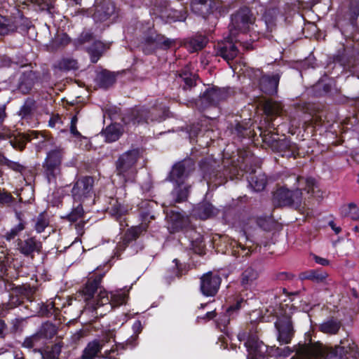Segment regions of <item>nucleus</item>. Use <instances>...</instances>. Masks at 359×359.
Masks as SVG:
<instances>
[{
	"instance_id": "obj_46",
	"label": "nucleus",
	"mask_w": 359,
	"mask_h": 359,
	"mask_svg": "<svg viewBox=\"0 0 359 359\" xmlns=\"http://www.w3.org/2000/svg\"><path fill=\"white\" fill-rule=\"evenodd\" d=\"M244 302H245L243 299H241L240 301H238L235 305L229 307V309L226 310L227 315L224 316L223 318H221L219 319V323H221L224 326L228 325L230 321V319L228 317V316H229L231 312H232L233 311L238 310L241 307V304Z\"/></svg>"
},
{
	"instance_id": "obj_51",
	"label": "nucleus",
	"mask_w": 359,
	"mask_h": 359,
	"mask_svg": "<svg viewBox=\"0 0 359 359\" xmlns=\"http://www.w3.org/2000/svg\"><path fill=\"white\" fill-rule=\"evenodd\" d=\"M3 164L6 165L8 168L12 169L14 171L22 172L24 169V166L20 165L18 162L12 161L5 157L1 160Z\"/></svg>"
},
{
	"instance_id": "obj_56",
	"label": "nucleus",
	"mask_w": 359,
	"mask_h": 359,
	"mask_svg": "<svg viewBox=\"0 0 359 359\" xmlns=\"http://www.w3.org/2000/svg\"><path fill=\"white\" fill-rule=\"evenodd\" d=\"M132 328L134 334H135V338H137L138 334L142 331L143 327L140 320H135Z\"/></svg>"
},
{
	"instance_id": "obj_36",
	"label": "nucleus",
	"mask_w": 359,
	"mask_h": 359,
	"mask_svg": "<svg viewBox=\"0 0 359 359\" xmlns=\"http://www.w3.org/2000/svg\"><path fill=\"white\" fill-rule=\"evenodd\" d=\"M99 84L101 87L107 88L115 82V76L108 72L102 71L97 77Z\"/></svg>"
},
{
	"instance_id": "obj_29",
	"label": "nucleus",
	"mask_w": 359,
	"mask_h": 359,
	"mask_svg": "<svg viewBox=\"0 0 359 359\" xmlns=\"http://www.w3.org/2000/svg\"><path fill=\"white\" fill-rule=\"evenodd\" d=\"M264 110L267 116H280L283 112L280 102L268 100L264 104Z\"/></svg>"
},
{
	"instance_id": "obj_40",
	"label": "nucleus",
	"mask_w": 359,
	"mask_h": 359,
	"mask_svg": "<svg viewBox=\"0 0 359 359\" xmlns=\"http://www.w3.org/2000/svg\"><path fill=\"white\" fill-rule=\"evenodd\" d=\"M38 333L41 338L51 339L57 334V328L53 324L46 323Z\"/></svg>"
},
{
	"instance_id": "obj_4",
	"label": "nucleus",
	"mask_w": 359,
	"mask_h": 359,
	"mask_svg": "<svg viewBox=\"0 0 359 359\" xmlns=\"http://www.w3.org/2000/svg\"><path fill=\"white\" fill-rule=\"evenodd\" d=\"M238 338L239 341H245V346L248 352V359H258L265 353L266 348L256 334L242 331L238 334Z\"/></svg>"
},
{
	"instance_id": "obj_13",
	"label": "nucleus",
	"mask_w": 359,
	"mask_h": 359,
	"mask_svg": "<svg viewBox=\"0 0 359 359\" xmlns=\"http://www.w3.org/2000/svg\"><path fill=\"white\" fill-rule=\"evenodd\" d=\"M194 169V163L191 160L180 162L173 166L170 173V179L178 184H182Z\"/></svg>"
},
{
	"instance_id": "obj_39",
	"label": "nucleus",
	"mask_w": 359,
	"mask_h": 359,
	"mask_svg": "<svg viewBox=\"0 0 359 359\" xmlns=\"http://www.w3.org/2000/svg\"><path fill=\"white\" fill-rule=\"evenodd\" d=\"M146 225L142 224L140 226H134L128 230L125 235V241L127 242L132 241L137 239L144 231H146Z\"/></svg>"
},
{
	"instance_id": "obj_57",
	"label": "nucleus",
	"mask_w": 359,
	"mask_h": 359,
	"mask_svg": "<svg viewBox=\"0 0 359 359\" xmlns=\"http://www.w3.org/2000/svg\"><path fill=\"white\" fill-rule=\"evenodd\" d=\"M123 348V346L122 344H116V349L114 348H112L110 351H106L104 352V357L107 358L109 359H116L114 356H112L111 354L112 353H114L116 350H118V348Z\"/></svg>"
},
{
	"instance_id": "obj_41",
	"label": "nucleus",
	"mask_w": 359,
	"mask_h": 359,
	"mask_svg": "<svg viewBox=\"0 0 359 359\" xmlns=\"http://www.w3.org/2000/svg\"><path fill=\"white\" fill-rule=\"evenodd\" d=\"M15 31V25L12 24L11 18L0 15V34L5 35Z\"/></svg>"
},
{
	"instance_id": "obj_64",
	"label": "nucleus",
	"mask_w": 359,
	"mask_h": 359,
	"mask_svg": "<svg viewBox=\"0 0 359 359\" xmlns=\"http://www.w3.org/2000/svg\"><path fill=\"white\" fill-rule=\"evenodd\" d=\"M329 224L336 233H339L341 231L340 227H337L333 222H330Z\"/></svg>"
},
{
	"instance_id": "obj_38",
	"label": "nucleus",
	"mask_w": 359,
	"mask_h": 359,
	"mask_svg": "<svg viewBox=\"0 0 359 359\" xmlns=\"http://www.w3.org/2000/svg\"><path fill=\"white\" fill-rule=\"evenodd\" d=\"M230 246L231 248V254L236 257H238L240 256L245 257L250 254V249L244 247L234 240L231 241Z\"/></svg>"
},
{
	"instance_id": "obj_15",
	"label": "nucleus",
	"mask_w": 359,
	"mask_h": 359,
	"mask_svg": "<svg viewBox=\"0 0 359 359\" xmlns=\"http://www.w3.org/2000/svg\"><path fill=\"white\" fill-rule=\"evenodd\" d=\"M115 6L111 0H103L95 6L94 20L104 22L114 13Z\"/></svg>"
},
{
	"instance_id": "obj_47",
	"label": "nucleus",
	"mask_w": 359,
	"mask_h": 359,
	"mask_svg": "<svg viewBox=\"0 0 359 359\" xmlns=\"http://www.w3.org/2000/svg\"><path fill=\"white\" fill-rule=\"evenodd\" d=\"M25 229V225L22 222H20L17 226L11 229L9 231L6 232L4 238L6 241H11Z\"/></svg>"
},
{
	"instance_id": "obj_1",
	"label": "nucleus",
	"mask_w": 359,
	"mask_h": 359,
	"mask_svg": "<svg viewBox=\"0 0 359 359\" xmlns=\"http://www.w3.org/2000/svg\"><path fill=\"white\" fill-rule=\"evenodd\" d=\"M102 275L97 276L93 280L89 279L82 290L88 309L95 312V317L104 316L114 306L126 303L128 294L118 291L111 294L109 299L107 291L100 286Z\"/></svg>"
},
{
	"instance_id": "obj_42",
	"label": "nucleus",
	"mask_w": 359,
	"mask_h": 359,
	"mask_svg": "<svg viewBox=\"0 0 359 359\" xmlns=\"http://www.w3.org/2000/svg\"><path fill=\"white\" fill-rule=\"evenodd\" d=\"M179 79L184 82V89L191 88L195 85L196 76L191 73L189 70L185 69L179 74Z\"/></svg>"
},
{
	"instance_id": "obj_6",
	"label": "nucleus",
	"mask_w": 359,
	"mask_h": 359,
	"mask_svg": "<svg viewBox=\"0 0 359 359\" xmlns=\"http://www.w3.org/2000/svg\"><path fill=\"white\" fill-rule=\"evenodd\" d=\"M302 193L299 189L290 191L287 188L280 187L274 193V199L279 205H292L300 208L302 203Z\"/></svg>"
},
{
	"instance_id": "obj_25",
	"label": "nucleus",
	"mask_w": 359,
	"mask_h": 359,
	"mask_svg": "<svg viewBox=\"0 0 359 359\" xmlns=\"http://www.w3.org/2000/svg\"><path fill=\"white\" fill-rule=\"evenodd\" d=\"M170 228L173 231H177L182 229L187 224V219L180 212L171 211L167 215Z\"/></svg>"
},
{
	"instance_id": "obj_11",
	"label": "nucleus",
	"mask_w": 359,
	"mask_h": 359,
	"mask_svg": "<svg viewBox=\"0 0 359 359\" xmlns=\"http://www.w3.org/2000/svg\"><path fill=\"white\" fill-rule=\"evenodd\" d=\"M322 353V346L319 343L299 344L296 347V354L291 359H318Z\"/></svg>"
},
{
	"instance_id": "obj_2",
	"label": "nucleus",
	"mask_w": 359,
	"mask_h": 359,
	"mask_svg": "<svg viewBox=\"0 0 359 359\" xmlns=\"http://www.w3.org/2000/svg\"><path fill=\"white\" fill-rule=\"evenodd\" d=\"M140 158L138 149L129 150L121 154L116 162V173L123 184L135 181L136 163Z\"/></svg>"
},
{
	"instance_id": "obj_12",
	"label": "nucleus",
	"mask_w": 359,
	"mask_h": 359,
	"mask_svg": "<svg viewBox=\"0 0 359 359\" xmlns=\"http://www.w3.org/2000/svg\"><path fill=\"white\" fill-rule=\"evenodd\" d=\"M254 18L248 8H243L232 16L231 25L235 29L246 32L254 23Z\"/></svg>"
},
{
	"instance_id": "obj_61",
	"label": "nucleus",
	"mask_w": 359,
	"mask_h": 359,
	"mask_svg": "<svg viewBox=\"0 0 359 359\" xmlns=\"http://www.w3.org/2000/svg\"><path fill=\"white\" fill-rule=\"evenodd\" d=\"M114 337V332L111 331H109L108 332H107L105 334V336L102 341L104 342H109L110 341V339H113Z\"/></svg>"
},
{
	"instance_id": "obj_50",
	"label": "nucleus",
	"mask_w": 359,
	"mask_h": 359,
	"mask_svg": "<svg viewBox=\"0 0 359 359\" xmlns=\"http://www.w3.org/2000/svg\"><path fill=\"white\" fill-rule=\"evenodd\" d=\"M41 339V337H40V335L39 334V333L37 334H33L29 337H27L22 345L24 347H26V348H32L34 346H35L39 341Z\"/></svg>"
},
{
	"instance_id": "obj_14",
	"label": "nucleus",
	"mask_w": 359,
	"mask_h": 359,
	"mask_svg": "<svg viewBox=\"0 0 359 359\" xmlns=\"http://www.w3.org/2000/svg\"><path fill=\"white\" fill-rule=\"evenodd\" d=\"M221 4L219 0H192V11L203 17L212 13L214 10H217Z\"/></svg>"
},
{
	"instance_id": "obj_8",
	"label": "nucleus",
	"mask_w": 359,
	"mask_h": 359,
	"mask_svg": "<svg viewBox=\"0 0 359 359\" xmlns=\"http://www.w3.org/2000/svg\"><path fill=\"white\" fill-rule=\"evenodd\" d=\"M94 180L91 177H83L77 180L72 190V195L74 201H83L91 197Z\"/></svg>"
},
{
	"instance_id": "obj_17",
	"label": "nucleus",
	"mask_w": 359,
	"mask_h": 359,
	"mask_svg": "<svg viewBox=\"0 0 359 359\" xmlns=\"http://www.w3.org/2000/svg\"><path fill=\"white\" fill-rule=\"evenodd\" d=\"M19 251L25 256H29L33 252H39L41 249V243L34 238H28L24 241L18 240Z\"/></svg>"
},
{
	"instance_id": "obj_3",
	"label": "nucleus",
	"mask_w": 359,
	"mask_h": 359,
	"mask_svg": "<svg viewBox=\"0 0 359 359\" xmlns=\"http://www.w3.org/2000/svg\"><path fill=\"white\" fill-rule=\"evenodd\" d=\"M286 309L281 308V311L276 314L277 320L275 323V327L278 331V341L281 344H287L290 343L294 334V330L293 328L291 317L287 309V305H285Z\"/></svg>"
},
{
	"instance_id": "obj_49",
	"label": "nucleus",
	"mask_w": 359,
	"mask_h": 359,
	"mask_svg": "<svg viewBox=\"0 0 359 359\" xmlns=\"http://www.w3.org/2000/svg\"><path fill=\"white\" fill-rule=\"evenodd\" d=\"M83 215V210L81 205H79L74 208L67 216V218L71 222H76L81 219Z\"/></svg>"
},
{
	"instance_id": "obj_54",
	"label": "nucleus",
	"mask_w": 359,
	"mask_h": 359,
	"mask_svg": "<svg viewBox=\"0 0 359 359\" xmlns=\"http://www.w3.org/2000/svg\"><path fill=\"white\" fill-rule=\"evenodd\" d=\"M69 38L65 34L57 35L53 40V46H59L60 45L64 46L69 43Z\"/></svg>"
},
{
	"instance_id": "obj_22",
	"label": "nucleus",
	"mask_w": 359,
	"mask_h": 359,
	"mask_svg": "<svg viewBox=\"0 0 359 359\" xmlns=\"http://www.w3.org/2000/svg\"><path fill=\"white\" fill-rule=\"evenodd\" d=\"M249 184L256 191L264 190L267 183V178L262 171H255L248 178Z\"/></svg>"
},
{
	"instance_id": "obj_34",
	"label": "nucleus",
	"mask_w": 359,
	"mask_h": 359,
	"mask_svg": "<svg viewBox=\"0 0 359 359\" xmlns=\"http://www.w3.org/2000/svg\"><path fill=\"white\" fill-rule=\"evenodd\" d=\"M327 276V273L322 270H311L302 274V278L311 280L316 283L323 282Z\"/></svg>"
},
{
	"instance_id": "obj_58",
	"label": "nucleus",
	"mask_w": 359,
	"mask_h": 359,
	"mask_svg": "<svg viewBox=\"0 0 359 359\" xmlns=\"http://www.w3.org/2000/svg\"><path fill=\"white\" fill-rule=\"evenodd\" d=\"M313 258L317 264L322 266H327L329 264V261L325 258L318 257L316 255H313Z\"/></svg>"
},
{
	"instance_id": "obj_48",
	"label": "nucleus",
	"mask_w": 359,
	"mask_h": 359,
	"mask_svg": "<svg viewBox=\"0 0 359 359\" xmlns=\"http://www.w3.org/2000/svg\"><path fill=\"white\" fill-rule=\"evenodd\" d=\"M26 1H30L31 3L35 4L39 6L41 10H46L50 12V9L53 7V4L55 0H25Z\"/></svg>"
},
{
	"instance_id": "obj_5",
	"label": "nucleus",
	"mask_w": 359,
	"mask_h": 359,
	"mask_svg": "<svg viewBox=\"0 0 359 359\" xmlns=\"http://www.w3.org/2000/svg\"><path fill=\"white\" fill-rule=\"evenodd\" d=\"M62 156L63 151L60 148L53 149L47 154L43 167L49 182L60 173Z\"/></svg>"
},
{
	"instance_id": "obj_9",
	"label": "nucleus",
	"mask_w": 359,
	"mask_h": 359,
	"mask_svg": "<svg viewBox=\"0 0 359 359\" xmlns=\"http://www.w3.org/2000/svg\"><path fill=\"white\" fill-rule=\"evenodd\" d=\"M229 96L226 90L212 88L206 90L203 96L197 101L196 104L200 108H204L210 104L215 105L219 102L226 100Z\"/></svg>"
},
{
	"instance_id": "obj_44",
	"label": "nucleus",
	"mask_w": 359,
	"mask_h": 359,
	"mask_svg": "<svg viewBox=\"0 0 359 359\" xmlns=\"http://www.w3.org/2000/svg\"><path fill=\"white\" fill-rule=\"evenodd\" d=\"M49 224L48 216L45 213L40 214L36 219L35 229L38 233H41Z\"/></svg>"
},
{
	"instance_id": "obj_21",
	"label": "nucleus",
	"mask_w": 359,
	"mask_h": 359,
	"mask_svg": "<svg viewBox=\"0 0 359 359\" xmlns=\"http://www.w3.org/2000/svg\"><path fill=\"white\" fill-rule=\"evenodd\" d=\"M36 79V76L34 72H24L19 79V90L24 94L28 93L33 87Z\"/></svg>"
},
{
	"instance_id": "obj_32",
	"label": "nucleus",
	"mask_w": 359,
	"mask_h": 359,
	"mask_svg": "<svg viewBox=\"0 0 359 359\" xmlns=\"http://www.w3.org/2000/svg\"><path fill=\"white\" fill-rule=\"evenodd\" d=\"M105 46L104 43L99 41L94 42L92 46L88 48V52L90 54L91 61L93 63L97 62Z\"/></svg>"
},
{
	"instance_id": "obj_59",
	"label": "nucleus",
	"mask_w": 359,
	"mask_h": 359,
	"mask_svg": "<svg viewBox=\"0 0 359 359\" xmlns=\"http://www.w3.org/2000/svg\"><path fill=\"white\" fill-rule=\"evenodd\" d=\"M11 201V196L7 194L0 193V203H8Z\"/></svg>"
},
{
	"instance_id": "obj_18",
	"label": "nucleus",
	"mask_w": 359,
	"mask_h": 359,
	"mask_svg": "<svg viewBox=\"0 0 359 359\" xmlns=\"http://www.w3.org/2000/svg\"><path fill=\"white\" fill-rule=\"evenodd\" d=\"M279 80L278 74L263 76L260 80V88L266 94L273 95L277 93Z\"/></svg>"
},
{
	"instance_id": "obj_63",
	"label": "nucleus",
	"mask_w": 359,
	"mask_h": 359,
	"mask_svg": "<svg viewBox=\"0 0 359 359\" xmlns=\"http://www.w3.org/2000/svg\"><path fill=\"white\" fill-rule=\"evenodd\" d=\"M6 329V324L4 321L0 320V337L4 336V332Z\"/></svg>"
},
{
	"instance_id": "obj_19",
	"label": "nucleus",
	"mask_w": 359,
	"mask_h": 359,
	"mask_svg": "<svg viewBox=\"0 0 359 359\" xmlns=\"http://www.w3.org/2000/svg\"><path fill=\"white\" fill-rule=\"evenodd\" d=\"M54 67L62 72H69L79 69V64L77 59L73 56L67 55L58 60Z\"/></svg>"
},
{
	"instance_id": "obj_16",
	"label": "nucleus",
	"mask_w": 359,
	"mask_h": 359,
	"mask_svg": "<svg viewBox=\"0 0 359 359\" xmlns=\"http://www.w3.org/2000/svg\"><path fill=\"white\" fill-rule=\"evenodd\" d=\"M39 138H41V141L43 142L47 140V136L45 133L33 130L28 133L20 134L18 136L15 137L14 139L11 140L10 142L13 148L22 150L27 142L31 141L32 139Z\"/></svg>"
},
{
	"instance_id": "obj_60",
	"label": "nucleus",
	"mask_w": 359,
	"mask_h": 359,
	"mask_svg": "<svg viewBox=\"0 0 359 359\" xmlns=\"http://www.w3.org/2000/svg\"><path fill=\"white\" fill-rule=\"evenodd\" d=\"M60 119V118L58 116H53L52 117L50 121H49V123H48V125L50 127H55V124L57 121H59Z\"/></svg>"
},
{
	"instance_id": "obj_52",
	"label": "nucleus",
	"mask_w": 359,
	"mask_h": 359,
	"mask_svg": "<svg viewBox=\"0 0 359 359\" xmlns=\"http://www.w3.org/2000/svg\"><path fill=\"white\" fill-rule=\"evenodd\" d=\"M31 292L32 289L29 287L18 286L13 290L11 295L13 296V294H15L27 297ZM12 299H13V297H12Z\"/></svg>"
},
{
	"instance_id": "obj_20",
	"label": "nucleus",
	"mask_w": 359,
	"mask_h": 359,
	"mask_svg": "<svg viewBox=\"0 0 359 359\" xmlns=\"http://www.w3.org/2000/svg\"><path fill=\"white\" fill-rule=\"evenodd\" d=\"M238 53V50L236 46L231 41H228L218 46L217 54L229 63L237 56Z\"/></svg>"
},
{
	"instance_id": "obj_7",
	"label": "nucleus",
	"mask_w": 359,
	"mask_h": 359,
	"mask_svg": "<svg viewBox=\"0 0 359 359\" xmlns=\"http://www.w3.org/2000/svg\"><path fill=\"white\" fill-rule=\"evenodd\" d=\"M156 111V109H152V111H149L145 107H135L130 112L123 118V120L126 123H132L133 125H139L148 123L149 119L151 121L155 120L161 121L162 118L160 115L157 116L155 114Z\"/></svg>"
},
{
	"instance_id": "obj_62",
	"label": "nucleus",
	"mask_w": 359,
	"mask_h": 359,
	"mask_svg": "<svg viewBox=\"0 0 359 359\" xmlns=\"http://www.w3.org/2000/svg\"><path fill=\"white\" fill-rule=\"evenodd\" d=\"M70 131L74 136H80V133L76 129V125H71Z\"/></svg>"
},
{
	"instance_id": "obj_26",
	"label": "nucleus",
	"mask_w": 359,
	"mask_h": 359,
	"mask_svg": "<svg viewBox=\"0 0 359 359\" xmlns=\"http://www.w3.org/2000/svg\"><path fill=\"white\" fill-rule=\"evenodd\" d=\"M278 146L280 151L283 152L282 156L287 158H295L298 154V149L295 144L292 143L287 139H283L278 141Z\"/></svg>"
},
{
	"instance_id": "obj_35",
	"label": "nucleus",
	"mask_w": 359,
	"mask_h": 359,
	"mask_svg": "<svg viewBox=\"0 0 359 359\" xmlns=\"http://www.w3.org/2000/svg\"><path fill=\"white\" fill-rule=\"evenodd\" d=\"M12 24L15 25V30L18 28L22 29H27L29 25V22L27 18H25L21 12L16 9L13 16L11 18Z\"/></svg>"
},
{
	"instance_id": "obj_30",
	"label": "nucleus",
	"mask_w": 359,
	"mask_h": 359,
	"mask_svg": "<svg viewBox=\"0 0 359 359\" xmlns=\"http://www.w3.org/2000/svg\"><path fill=\"white\" fill-rule=\"evenodd\" d=\"M122 132L118 125L111 124L106 128L103 135L108 142L116 141L121 135Z\"/></svg>"
},
{
	"instance_id": "obj_53",
	"label": "nucleus",
	"mask_w": 359,
	"mask_h": 359,
	"mask_svg": "<svg viewBox=\"0 0 359 359\" xmlns=\"http://www.w3.org/2000/svg\"><path fill=\"white\" fill-rule=\"evenodd\" d=\"M62 345L55 344L51 347V350L48 352V358L50 359H57L61 353Z\"/></svg>"
},
{
	"instance_id": "obj_28",
	"label": "nucleus",
	"mask_w": 359,
	"mask_h": 359,
	"mask_svg": "<svg viewBox=\"0 0 359 359\" xmlns=\"http://www.w3.org/2000/svg\"><path fill=\"white\" fill-rule=\"evenodd\" d=\"M341 327L340 321L336 319H330L324 321L320 325V330L328 334H335L338 332Z\"/></svg>"
},
{
	"instance_id": "obj_55",
	"label": "nucleus",
	"mask_w": 359,
	"mask_h": 359,
	"mask_svg": "<svg viewBox=\"0 0 359 359\" xmlns=\"http://www.w3.org/2000/svg\"><path fill=\"white\" fill-rule=\"evenodd\" d=\"M196 243V244H195L194 242H192V243H191L193 250H194V252L196 253L201 254L203 252V246H204L202 244V239L201 238H197Z\"/></svg>"
},
{
	"instance_id": "obj_24",
	"label": "nucleus",
	"mask_w": 359,
	"mask_h": 359,
	"mask_svg": "<svg viewBox=\"0 0 359 359\" xmlns=\"http://www.w3.org/2000/svg\"><path fill=\"white\" fill-rule=\"evenodd\" d=\"M293 180L297 183L296 189H299L300 192L302 190H305L309 194H313L315 188L316 187V182L313 178L311 177H296L294 175L292 177Z\"/></svg>"
},
{
	"instance_id": "obj_10",
	"label": "nucleus",
	"mask_w": 359,
	"mask_h": 359,
	"mask_svg": "<svg viewBox=\"0 0 359 359\" xmlns=\"http://www.w3.org/2000/svg\"><path fill=\"white\" fill-rule=\"evenodd\" d=\"M222 279L212 272L204 274L201 278V291L206 297L215 296L219 288Z\"/></svg>"
},
{
	"instance_id": "obj_23",
	"label": "nucleus",
	"mask_w": 359,
	"mask_h": 359,
	"mask_svg": "<svg viewBox=\"0 0 359 359\" xmlns=\"http://www.w3.org/2000/svg\"><path fill=\"white\" fill-rule=\"evenodd\" d=\"M144 41H145V43L151 46L152 48H168L174 42L173 41H172L169 39H165L163 36L158 35V34H155V36H154L153 34L151 36H149L145 39Z\"/></svg>"
},
{
	"instance_id": "obj_27",
	"label": "nucleus",
	"mask_w": 359,
	"mask_h": 359,
	"mask_svg": "<svg viewBox=\"0 0 359 359\" xmlns=\"http://www.w3.org/2000/svg\"><path fill=\"white\" fill-rule=\"evenodd\" d=\"M258 272L252 267L247 268L241 274V283L245 288H248L258 278Z\"/></svg>"
},
{
	"instance_id": "obj_31",
	"label": "nucleus",
	"mask_w": 359,
	"mask_h": 359,
	"mask_svg": "<svg viewBox=\"0 0 359 359\" xmlns=\"http://www.w3.org/2000/svg\"><path fill=\"white\" fill-rule=\"evenodd\" d=\"M103 344L98 340H94L87 345L83 351V358L85 359H93L100 352Z\"/></svg>"
},
{
	"instance_id": "obj_33",
	"label": "nucleus",
	"mask_w": 359,
	"mask_h": 359,
	"mask_svg": "<svg viewBox=\"0 0 359 359\" xmlns=\"http://www.w3.org/2000/svg\"><path fill=\"white\" fill-rule=\"evenodd\" d=\"M190 187L179 184L172 192L173 198H175V203H180L187 200Z\"/></svg>"
},
{
	"instance_id": "obj_43",
	"label": "nucleus",
	"mask_w": 359,
	"mask_h": 359,
	"mask_svg": "<svg viewBox=\"0 0 359 359\" xmlns=\"http://www.w3.org/2000/svg\"><path fill=\"white\" fill-rule=\"evenodd\" d=\"M207 43V39L205 36H199L193 38L189 41V46L192 48V51H198L203 48Z\"/></svg>"
},
{
	"instance_id": "obj_45",
	"label": "nucleus",
	"mask_w": 359,
	"mask_h": 359,
	"mask_svg": "<svg viewBox=\"0 0 359 359\" xmlns=\"http://www.w3.org/2000/svg\"><path fill=\"white\" fill-rule=\"evenodd\" d=\"M344 214L353 220L359 219V208L354 203H349L344 208Z\"/></svg>"
},
{
	"instance_id": "obj_37",
	"label": "nucleus",
	"mask_w": 359,
	"mask_h": 359,
	"mask_svg": "<svg viewBox=\"0 0 359 359\" xmlns=\"http://www.w3.org/2000/svg\"><path fill=\"white\" fill-rule=\"evenodd\" d=\"M216 210L212 204L205 202L198 206V214L201 219H205L215 215Z\"/></svg>"
}]
</instances>
